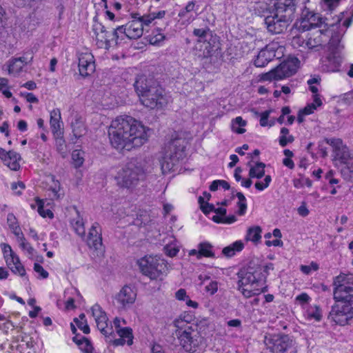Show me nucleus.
Returning <instances> with one entry per match:
<instances>
[{"instance_id":"1","label":"nucleus","mask_w":353,"mask_h":353,"mask_svg":"<svg viewBox=\"0 0 353 353\" xmlns=\"http://www.w3.org/2000/svg\"><path fill=\"white\" fill-rule=\"evenodd\" d=\"M108 136L111 145L119 151L140 147L148 137L145 126L130 116H121L113 120Z\"/></svg>"},{"instance_id":"2","label":"nucleus","mask_w":353,"mask_h":353,"mask_svg":"<svg viewBox=\"0 0 353 353\" xmlns=\"http://www.w3.org/2000/svg\"><path fill=\"white\" fill-rule=\"evenodd\" d=\"M136 92L141 103L150 109H161L168 103L163 89L155 85L152 79L142 76L134 83Z\"/></svg>"},{"instance_id":"3","label":"nucleus","mask_w":353,"mask_h":353,"mask_svg":"<svg viewBox=\"0 0 353 353\" xmlns=\"http://www.w3.org/2000/svg\"><path fill=\"white\" fill-rule=\"evenodd\" d=\"M187 141L185 138L174 133L165 147L162 159L160 160L161 170L163 174L170 172L180 159L185 157Z\"/></svg>"},{"instance_id":"4","label":"nucleus","mask_w":353,"mask_h":353,"mask_svg":"<svg viewBox=\"0 0 353 353\" xmlns=\"http://www.w3.org/2000/svg\"><path fill=\"white\" fill-rule=\"evenodd\" d=\"M181 319H176L174 321V326L177 328L176 336H177L180 345L183 350L188 353H195L199 349L203 342V338L200 334L198 324H192L186 326L183 330L181 325Z\"/></svg>"},{"instance_id":"5","label":"nucleus","mask_w":353,"mask_h":353,"mask_svg":"<svg viewBox=\"0 0 353 353\" xmlns=\"http://www.w3.org/2000/svg\"><path fill=\"white\" fill-rule=\"evenodd\" d=\"M145 178V172L141 165L130 161L118 172V185L122 188H133Z\"/></svg>"},{"instance_id":"6","label":"nucleus","mask_w":353,"mask_h":353,"mask_svg":"<svg viewBox=\"0 0 353 353\" xmlns=\"http://www.w3.org/2000/svg\"><path fill=\"white\" fill-rule=\"evenodd\" d=\"M137 263L142 274L151 279H161V276L166 274L167 265L165 261L157 256H145Z\"/></svg>"},{"instance_id":"7","label":"nucleus","mask_w":353,"mask_h":353,"mask_svg":"<svg viewBox=\"0 0 353 353\" xmlns=\"http://www.w3.org/2000/svg\"><path fill=\"white\" fill-rule=\"evenodd\" d=\"M263 268L257 265L252 267L248 265L245 270H241L238 273L240 279L238 285L243 286H252L256 288H266L264 286L265 276L262 273Z\"/></svg>"},{"instance_id":"8","label":"nucleus","mask_w":353,"mask_h":353,"mask_svg":"<svg viewBox=\"0 0 353 353\" xmlns=\"http://www.w3.org/2000/svg\"><path fill=\"white\" fill-rule=\"evenodd\" d=\"M264 343L272 353H284L293 345V340L287 334H266Z\"/></svg>"},{"instance_id":"9","label":"nucleus","mask_w":353,"mask_h":353,"mask_svg":"<svg viewBox=\"0 0 353 353\" xmlns=\"http://www.w3.org/2000/svg\"><path fill=\"white\" fill-rule=\"evenodd\" d=\"M336 303L332 307L330 316L337 324L345 325L353 318L352 302L336 301Z\"/></svg>"},{"instance_id":"10","label":"nucleus","mask_w":353,"mask_h":353,"mask_svg":"<svg viewBox=\"0 0 353 353\" xmlns=\"http://www.w3.org/2000/svg\"><path fill=\"white\" fill-rule=\"evenodd\" d=\"M296 3V0H272L269 8L270 12L278 13L284 18L293 20Z\"/></svg>"},{"instance_id":"11","label":"nucleus","mask_w":353,"mask_h":353,"mask_svg":"<svg viewBox=\"0 0 353 353\" xmlns=\"http://www.w3.org/2000/svg\"><path fill=\"white\" fill-rule=\"evenodd\" d=\"M123 30V34L130 39L140 38L143 32L142 23L138 19H132L125 26L117 27L113 32V38L117 41L119 39L118 31Z\"/></svg>"},{"instance_id":"12","label":"nucleus","mask_w":353,"mask_h":353,"mask_svg":"<svg viewBox=\"0 0 353 353\" xmlns=\"http://www.w3.org/2000/svg\"><path fill=\"white\" fill-rule=\"evenodd\" d=\"M271 14L265 18V23L269 32L274 34L283 32L292 20L284 18L278 13H270Z\"/></svg>"},{"instance_id":"13","label":"nucleus","mask_w":353,"mask_h":353,"mask_svg":"<svg viewBox=\"0 0 353 353\" xmlns=\"http://www.w3.org/2000/svg\"><path fill=\"white\" fill-rule=\"evenodd\" d=\"M324 141L332 147L335 160H339L342 163L348 162L351 154L348 148L343 144L342 139L325 138Z\"/></svg>"},{"instance_id":"14","label":"nucleus","mask_w":353,"mask_h":353,"mask_svg":"<svg viewBox=\"0 0 353 353\" xmlns=\"http://www.w3.org/2000/svg\"><path fill=\"white\" fill-rule=\"evenodd\" d=\"M79 71L80 75L87 77L95 70V64L93 55L88 52L79 54Z\"/></svg>"},{"instance_id":"15","label":"nucleus","mask_w":353,"mask_h":353,"mask_svg":"<svg viewBox=\"0 0 353 353\" xmlns=\"http://www.w3.org/2000/svg\"><path fill=\"white\" fill-rule=\"evenodd\" d=\"M33 60V54L32 52H26L23 56L12 58L8 61V73L10 74L17 75L21 71L23 68L30 63Z\"/></svg>"},{"instance_id":"16","label":"nucleus","mask_w":353,"mask_h":353,"mask_svg":"<svg viewBox=\"0 0 353 353\" xmlns=\"http://www.w3.org/2000/svg\"><path fill=\"white\" fill-rule=\"evenodd\" d=\"M87 244L90 248L101 250L103 247L101 230L97 223H94L90 229Z\"/></svg>"},{"instance_id":"17","label":"nucleus","mask_w":353,"mask_h":353,"mask_svg":"<svg viewBox=\"0 0 353 353\" xmlns=\"http://www.w3.org/2000/svg\"><path fill=\"white\" fill-rule=\"evenodd\" d=\"M137 297L136 292L132 288L125 285L116 295V300L122 308H125L132 305Z\"/></svg>"},{"instance_id":"18","label":"nucleus","mask_w":353,"mask_h":353,"mask_svg":"<svg viewBox=\"0 0 353 353\" xmlns=\"http://www.w3.org/2000/svg\"><path fill=\"white\" fill-rule=\"evenodd\" d=\"M0 159L12 170L16 171L20 168L19 161L21 160V156L13 150L7 152L0 148Z\"/></svg>"},{"instance_id":"19","label":"nucleus","mask_w":353,"mask_h":353,"mask_svg":"<svg viewBox=\"0 0 353 353\" xmlns=\"http://www.w3.org/2000/svg\"><path fill=\"white\" fill-rule=\"evenodd\" d=\"M93 30L99 47L108 49L110 48V37H113V33L110 34L106 30L105 26L100 23L95 25Z\"/></svg>"},{"instance_id":"20","label":"nucleus","mask_w":353,"mask_h":353,"mask_svg":"<svg viewBox=\"0 0 353 353\" xmlns=\"http://www.w3.org/2000/svg\"><path fill=\"white\" fill-rule=\"evenodd\" d=\"M275 56L276 54L274 50L272 48L267 46L259 52L254 63L256 67H264L270 61H272L275 57Z\"/></svg>"},{"instance_id":"21","label":"nucleus","mask_w":353,"mask_h":353,"mask_svg":"<svg viewBox=\"0 0 353 353\" xmlns=\"http://www.w3.org/2000/svg\"><path fill=\"white\" fill-rule=\"evenodd\" d=\"M334 286V299L336 301H346L353 302V287L345 285V289H341V293L336 296L337 288H339L338 283H333Z\"/></svg>"},{"instance_id":"22","label":"nucleus","mask_w":353,"mask_h":353,"mask_svg":"<svg viewBox=\"0 0 353 353\" xmlns=\"http://www.w3.org/2000/svg\"><path fill=\"white\" fill-rule=\"evenodd\" d=\"M50 127L54 134H63L61 130V112L59 109H54L50 112Z\"/></svg>"},{"instance_id":"23","label":"nucleus","mask_w":353,"mask_h":353,"mask_svg":"<svg viewBox=\"0 0 353 353\" xmlns=\"http://www.w3.org/2000/svg\"><path fill=\"white\" fill-rule=\"evenodd\" d=\"M335 283H338L339 288L336 291V296L341 292V289H345V285H353V274H340L334 279Z\"/></svg>"},{"instance_id":"24","label":"nucleus","mask_w":353,"mask_h":353,"mask_svg":"<svg viewBox=\"0 0 353 353\" xmlns=\"http://www.w3.org/2000/svg\"><path fill=\"white\" fill-rule=\"evenodd\" d=\"M72 133L76 139L84 136L87 132V129L84 122L80 118H76L71 123Z\"/></svg>"},{"instance_id":"25","label":"nucleus","mask_w":353,"mask_h":353,"mask_svg":"<svg viewBox=\"0 0 353 353\" xmlns=\"http://www.w3.org/2000/svg\"><path fill=\"white\" fill-rule=\"evenodd\" d=\"M299 62L298 59L294 58L290 60H288L281 63L283 65V70H284L286 74V78L292 76L296 72L297 65Z\"/></svg>"},{"instance_id":"26","label":"nucleus","mask_w":353,"mask_h":353,"mask_svg":"<svg viewBox=\"0 0 353 353\" xmlns=\"http://www.w3.org/2000/svg\"><path fill=\"white\" fill-rule=\"evenodd\" d=\"M238 288L246 298H250L253 295L259 294L260 293L264 292L267 290V288H256L252 286H243L240 288L239 285Z\"/></svg>"},{"instance_id":"27","label":"nucleus","mask_w":353,"mask_h":353,"mask_svg":"<svg viewBox=\"0 0 353 353\" xmlns=\"http://www.w3.org/2000/svg\"><path fill=\"white\" fill-rule=\"evenodd\" d=\"M108 319L107 315L102 316L101 318L95 319V322L97 323V326L100 332L107 337H109L108 335H111L112 334V327L108 328Z\"/></svg>"},{"instance_id":"28","label":"nucleus","mask_w":353,"mask_h":353,"mask_svg":"<svg viewBox=\"0 0 353 353\" xmlns=\"http://www.w3.org/2000/svg\"><path fill=\"white\" fill-rule=\"evenodd\" d=\"M243 243L241 241H237L231 244L229 246L224 248L222 250V253L230 257L235 254L236 252H239L243 248Z\"/></svg>"},{"instance_id":"29","label":"nucleus","mask_w":353,"mask_h":353,"mask_svg":"<svg viewBox=\"0 0 353 353\" xmlns=\"http://www.w3.org/2000/svg\"><path fill=\"white\" fill-rule=\"evenodd\" d=\"M212 245L208 242L200 243L198 245L199 259L202 256L214 257V252L212 251Z\"/></svg>"},{"instance_id":"30","label":"nucleus","mask_w":353,"mask_h":353,"mask_svg":"<svg viewBox=\"0 0 353 353\" xmlns=\"http://www.w3.org/2000/svg\"><path fill=\"white\" fill-rule=\"evenodd\" d=\"M265 163L262 162H258L256 163L254 167H251L249 172V176L250 178L261 179L265 174Z\"/></svg>"},{"instance_id":"31","label":"nucleus","mask_w":353,"mask_h":353,"mask_svg":"<svg viewBox=\"0 0 353 353\" xmlns=\"http://www.w3.org/2000/svg\"><path fill=\"white\" fill-rule=\"evenodd\" d=\"M261 228L259 226L250 228L248 230L246 239L254 243H258L261 238Z\"/></svg>"},{"instance_id":"32","label":"nucleus","mask_w":353,"mask_h":353,"mask_svg":"<svg viewBox=\"0 0 353 353\" xmlns=\"http://www.w3.org/2000/svg\"><path fill=\"white\" fill-rule=\"evenodd\" d=\"M322 23V19L317 14L312 13L310 14L308 23L307 25H302V31L305 32L309 30L314 27L319 26Z\"/></svg>"},{"instance_id":"33","label":"nucleus","mask_w":353,"mask_h":353,"mask_svg":"<svg viewBox=\"0 0 353 353\" xmlns=\"http://www.w3.org/2000/svg\"><path fill=\"white\" fill-rule=\"evenodd\" d=\"M119 336L126 341L128 345H131L133 343L132 330L130 327H126L124 328H119L117 330Z\"/></svg>"},{"instance_id":"34","label":"nucleus","mask_w":353,"mask_h":353,"mask_svg":"<svg viewBox=\"0 0 353 353\" xmlns=\"http://www.w3.org/2000/svg\"><path fill=\"white\" fill-rule=\"evenodd\" d=\"M203 44L201 46L200 51L203 50V53L199 56L202 58H208L212 56V52L214 51V46L212 45L210 42H208L207 39L204 40Z\"/></svg>"},{"instance_id":"35","label":"nucleus","mask_w":353,"mask_h":353,"mask_svg":"<svg viewBox=\"0 0 353 353\" xmlns=\"http://www.w3.org/2000/svg\"><path fill=\"white\" fill-rule=\"evenodd\" d=\"M312 13L307 8L303 10L300 20L295 24L299 30H302V25H307L308 23L310 14Z\"/></svg>"},{"instance_id":"36","label":"nucleus","mask_w":353,"mask_h":353,"mask_svg":"<svg viewBox=\"0 0 353 353\" xmlns=\"http://www.w3.org/2000/svg\"><path fill=\"white\" fill-rule=\"evenodd\" d=\"M236 125L239 127H244L246 125V121H244L241 117H237L232 123V130L237 134H243L245 132L244 128H236Z\"/></svg>"},{"instance_id":"37","label":"nucleus","mask_w":353,"mask_h":353,"mask_svg":"<svg viewBox=\"0 0 353 353\" xmlns=\"http://www.w3.org/2000/svg\"><path fill=\"white\" fill-rule=\"evenodd\" d=\"M193 34L194 36L199 37L198 41L199 43L203 42L204 40H206L208 37H212L210 34V29L206 28H196L193 31Z\"/></svg>"},{"instance_id":"38","label":"nucleus","mask_w":353,"mask_h":353,"mask_svg":"<svg viewBox=\"0 0 353 353\" xmlns=\"http://www.w3.org/2000/svg\"><path fill=\"white\" fill-rule=\"evenodd\" d=\"M327 59L334 68L338 67L342 61V57L340 53L336 50L331 52L328 54Z\"/></svg>"},{"instance_id":"39","label":"nucleus","mask_w":353,"mask_h":353,"mask_svg":"<svg viewBox=\"0 0 353 353\" xmlns=\"http://www.w3.org/2000/svg\"><path fill=\"white\" fill-rule=\"evenodd\" d=\"M236 196L239 200L237 203L239 207L238 214L241 216L244 215L247 209L246 199L241 192H236Z\"/></svg>"},{"instance_id":"40","label":"nucleus","mask_w":353,"mask_h":353,"mask_svg":"<svg viewBox=\"0 0 353 353\" xmlns=\"http://www.w3.org/2000/svg\"><path fill=\"white\" fill-rule=\"evenodd\" d=\"M306 38L301 34H298L292 37L291 43L294 48H306Z\"/></svg>"},{"instance_id":"41","label":"nucleus","mask_w":353,"mask_h":353,"mask_svg":"<svg viewBox=\"0 0 353 353\" xmlns=\"http://www.w3.org/2000/svg\"><path fill=\"white\" fill-rule=\"evenodd\" d=\"M165 39V35L159 32V30L156 32H152V34L148 36V41L152 45H158L160 42L164 41Z\"/></svg>"},{"instance_id":"42","label":"nucleus","mask_w":353,"mask_h":353,"mask_svg":"<svg viewBox=\"0 0 353 353\" xmlns=\"http://www.w3.org/2000/svg\"><path fill=\"white\" fill-rule=\"evenodd\" d=\"M37 204L38 205V212L39 214L43 216V217H49V218H53V213L52 212L49 210H44L43 209V200H41L39 199H36Z\"/></svg>"},{"instance_id":"43","label":"nucleus","mask_w":353,"mask_h":353,"mask_svg":"<svg viewBox=\"0 0 353 353\" xmlns=\"http://www.w3.org/2000/svg\"><path fill=\"white\" fill-rule=\"evenodd\" d=\"M56 137L57 149L61 154L66 153V145L63 134H54Z\"/></svg>"},{"instance_id":"44","label":"nucleus","mask_w":353,"mask_h":353,"mask_svg":"<svg viewBox=\"0 0 353 353\" xmlns=\"http://www.w3.org/2000/svg\"><path fill=\"white\" fill-rule=\"evenodd\" d=\"M341 0H322L321 6L324 10H333L338 6Z\"/></svg>"},{"instance_id":"45","label":"nucleus","mask_w":353,"mask_h":353,"mask_svg":"<svg viewBox=\"0 0 353 353\" xmlns=\"http://www.w3.org/2000/svg\"><path fill=\"white\" fill-rule=\"evenodd\" d=\"M72 158L74 161L75 167L78 168L83 165V158L81 156V152L80 150H74L72 154Z\"/></svg>"},{"instance_id":"46","label":"nucleus","mask_w":353,"mask_h":353,"mask_svg":"<svg viewBox=\"0 0 353 353\" xmlns=\"http://www.w3.org/2000/svg\"><path fill=\"white\" fill-rule=\"evenodd\" d=\"M92 314L94 320L97 319L101 318L103 316L106 315V313L103 310L99 304L94 305L92 308Z\"/></svg>"},{"instance_id":"47","label":"nucleus","mask_w":353,"mask_h":353,"mask_svg":"<svg viewBox=\"0 0 353 353\" xmlns=\"http://www.w3.org/2000/svg\"><path fill=\"white\" fill-rule=\"evenodd\" d=\"M73 228L76 231V233L80 236H83L85 235V228H84V223L82 221V219H78L75 221L74 224L73 225Z\"/></svg>"},{"instance_id":"48","label":"nucleus","mask_w":353,"mask_h":353,"mask_svg":"<svg viewBox=\"0 0 353 353\" xmlns=\"http://www.w3.org/2000/svg\"><path fill=\"white\" fill-rule=\"evenodd\" d=\"M74 321L76 323L77 327L83 332L85 334H89L90 332V327L87 323V321L85 320L84 322L80 321L79 319L75 318Z\"/></svg>"},{"instance_id":"49","label":"nucleus","mask_w":353,"mask_h":353,"mask_svg":"<svg viewBox=\"0 0 353 353\" xmlns=\"http://www.w3.org/2000/svg\"><path fill=\"white\" fill-rule=\"evenodd\" d=\"M83 344L84 343L83 347H81V350L85 353H91L94 348L90 341V340L86 337H82Z\"/></svg>"},{"instance_id":"50","label":"nucleus","mask_w":353,"mask_h":353,"mask_svg":"<svg viewBox=\"0 0 353 353\" xmlns=\"http://www.w3.org/2000/svg\"><path fill=\"white\" fill-rule=\"evenodd\" d=\"M34 270L39 274L41 279H47L48 277V272L43 269V268L39 263L34 264Z\"/></svg>"},{"instance_id":"51","label":"nucleus","mask_w":353,"mask_h":353,"mask_svg":"<svg viewBox=\"0 0 353 353\" xmlns=\"http://www.w3.org/2000/svg\"><path fill=\"white\" fill-rule=\"evenodd\" d=\"M10 270L14 273H19L20 276H23L26 274V270L24 267L21 265L20 261L16 263V265H14L13 266L10 267Z\"/></svg>"},{"instance_id":"52","label":"nucleus","mask_w":353,"mask_h":353,"mask_svg":"<svg viewBox=\"0 0 353 353\" xmlns=\"http://www.w3.org/2000/svg\"><path fill=\"white\" fill-rule=\"evenodd\" d=\"M6 263L8 266L10 268L11 266L16 265L20 260L19 257L14 254L12 253L10 256H5Z\"/></svg>"},{"instance_id":"53","label":"nucleus","mask_w":353,"mask_h":353,"mask_svg":"<svg viewBox=\"0 0 353 353\" xmlns=\"http://www.w3.org/2000/svg\"><path fill=\"white\" fill-rule=\"evenodd\" d=\"M7 221L9 227L12 230H18L19 226L17 225V219L13 214H8L7 217Z\"/></svg>"},{"instance_id":"54","label":"nucleus","mask_w":353,"mask_h":353,"mask_svg":"<svg viewBox=\"0 0 353 353\" xmlns=\"http://www.w3.org/2000/svg\"><path fill=\"white\" fill-rule=\"evenodd\" d=\"M341 39V35L338 33H335L334 34L332 35V37L330 40V47H332L335 49L337 48L338 46L339 45L340 41Z\"/></svg>"},{"instance_id":"55","label":"nucleus","mask_w":353,"mask_h":353,"mask_svg":"<svg viewBox=\"0 0 353 353\" xmlns=\"http://www.w3.org/2000/svg\"><path fill=\"white\" fill-rule=\"evenodd\" d=\"M274 71L275 72L276 80H281V79L286 78V74H285L284 70H283V65L281 63L279 65H278L276 68H275L274 69Z\"/></svg>"},{"instance_id":"56","label":"nucleus","mask_w":353,"mask_h":353,"mask_svg":"<svg viewBox=\"0 0 353 353\" xmlns=\"http://www.w3.org/2000/svg\"><path fill=\"white\" fill-rule=\"evenodd\" d=\"M155 17H153V14L143 15L142 17H139V19L142 23V27L143 26H148L154 19Z\"/></svg>"},{"instance_id":"57","label":"nucleus","mask_w":353,"mask_h":353,"mask_svg":"<svg viewBox=\"0 0 353 353\" xmlns=\"http://www.w3.org/2000/svg\"><path fill=\"white\" fill-rule=\"evenodd\" d=\"M320 45V41L316 40V38L312 39V37L307 38L306 40V48L312 49Z\"/></svg>"},{"instance_id":"58","label":"nucleus","mask_w":353,"mask_h":353,"mask_svg":"<svg viewBox=\"0 0 353 353\" xmlns=\"http://www.w3.org/2000/svg\"><path fill=\"white\" fill-rule=\"evenodd\" d=\"M218 290V283L216 281H212L205 287V290L211 295L216 292Z\"/></svg>"},{"instance_id":"59","label":"nucleus","mask_w":353,"mask_h":353,"mask_svg":"<svg viewBox=\"0 0 353 353\" xmlns=\"http://www.w3.org/2000/svg\"><path fill=\"white\" fill-rule=\"evenodd\" d=\"M195 3L194 1L189 2L184 10H182L180 11L179 16V17H184L186 13L190 12L192 11L194 8Z\"/></svg>"},{"instance_id":"60","label":"nucleus","mask_w":353,"mask_h":353,"mask_svg":"<svg viewBox=\"0 0 353 353\" xmlns=\"http://www.w3.org/2000/svg\"><path fill=\"white\" fill-rule=\"evenodd\" d=\"M175 297L179 301H185L188 298L185 289L181 288L175 293Z\"/></svg>"},{"instance_id":"61","label":"nucleus","mask_w":353,"mask_h":353,"mask_svg":"<svg viewBox=\"0 0 353 353\" xmlns=\"http://www.w3.org/2000/svg\"><path fill=\"white\" fill-rule=\"evenodd\" d=\"M261 79L264 81H271V80H276V77L275 75V72L274 69L271 71L266 72L262 75Z\"/></svg>"},{"instance_id":"62","label":"nucleus","mask_w":353,"mask_h":353,"mask_svg":"<svg viewBox=\"0 0 353 353\" xmlns=\"http://www.w3.org/2000/svg\"><path fill=\"white\" fill-rule=\"evenodd\" d=\"M270 111L266 110L261 113V119H260V124L261 126H266L268 124V119L270 115Z\"/></svg>"},{"instance_id":"63","label":"nucleus","mask_w":353,"mask_h":353,"mask_svg":"<svg viewBox=\"0 0 353 353\" xmlns=\"http://www.w3.org/2000/svg\"><path fill=\"white\" fill-rule=\"evenodd\" d=\"M316 108L312 103L308 104L304 108L300 110L301 113H303L305 115H308L314 112V110Z\"/></svg>"},{"instance_id":"64","label":"nucleus","mask_w":353,"mask_h":353,"mask_svg":"<svg viewBox=\"0 0 353 353\" xmlns=\"http://www.w3.org/2000/svg\"><path fill=\"white\" fill-rule=\"evenodd\" d=\"M343 163L345 165V167L342 170V172H345L347 170L350 173H353V157H352V156L350 157V159L348 160V162Z\"/></svg>"}]
</instances>
